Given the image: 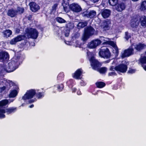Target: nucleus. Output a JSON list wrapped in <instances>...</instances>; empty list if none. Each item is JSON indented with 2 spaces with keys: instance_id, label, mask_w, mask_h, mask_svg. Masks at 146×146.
Masks as SVG:
<instances>
[{
  "instance_id": "obj_1",
  "label": "nucleus",
  "mask_w": 146,
  "mask_h": 146,
  "mask_svg": "<svg viewBox=\"0 0 146 146\" xmlns=\"http://www.w3.org/2000/svg\"><path fill=\"white\" fill-rule=\"evenodd\" d=\"M21 60L19 56H15L7 65L3 64L0 66V75L3 76L6 72H12L17 68Z\"/></svg>"
},
{
  "instance_id": "obj_2",
  "label": "nucleus",
  "mask_w": 146,
  "mask_h": 146,
  "mask_svg": "<svg viewBox=\"0 0 146 146\" xmlns=\"http://www.w3.org/2000/svg\"><path fill=\"white\" fill-rule=\"evenodd\" d=\"M36 90L34 89H31L27 91L25 94L23 96L22 99L25 102L30 104L33 103L36 101V98L32 99L36 95Z\"/></svg>"
},
{
  "instance_id": "obj_3",
  "label": "nucleus",
  "mask_w": 146,
  "mask_h": 146,
  "mask_svg": "<svg viewBox=\"0 0 146 146\" xmlns=\"http://www.w3.org/2000/svg\"><path fill=\"white\" fill-rule=\"evenodd\" d=\"M26 35L29 38L34 39H36L39 35V32L35 28H29L25 30Z\"/></svg>"
},
{
  "instance_id": "obj_4",
  "label": "nucleus",
  "mask_w": 146,
  "mask_h": 146,
  "mask_svg": "<svg viewBox=\"0 0 146 146\" xmlns=\"http://www.w3.org/2000/svg\"><path fill=\"white\" fill-rule=\"evenodd\" d=\"M70 30L67 29L61 28H58L55 32V34L58 37L62 38L64 36L68 37L69 34Z\"/></svg>"
},
{
  "instance_id": "obj_5",
  "label": "nucleus",
  "mask_w": 146,
  "mask_h": 146,
  "mask_svg": "<svg viewBox=\"0 0 146 146\" xmlns=\"http://www.w3.org/2000/svg\"><path fill=\"white\" fill-rule=\"evenodd\" d=\"M127 69V65L122 64L114 67L113 66H111L110 68V70L114 71L116 70L118 72H120L123 73L125 72Z\"/></svg>"
},
{
  "instance_id": "obj_6",
  "label": "nucleus",
  "mask_w": 146,
  "mask_h": 146,
  "mask_svg": "<svg viewBox=\"0 0 146 146\" xmlns=\"http://www.w3.org/2000/svg\"><path fill=\"white\" fill-rule=\"evenodd\" d=\"M95 30L91 27H88L85 29L84 34L82 37V39L84 41L86 40L89 37L93 35L94 33Z\"/></svg>"
},
{
  "instance_id": "obj_7",
  "label": "nucleus",
  "mask_w": 146,
  "mask_h": 146,
  "mask_svg": "<svg viewBox=\"0 0 146 146\" xmlns=\"http://www.w3.org/2000/svg\"><path fill=\"white\" fill-rule=\"evenodd\" d=\"M100 56L104 58H108L111 56V53L106 47H102L99 52Z\"/></svg>"
},
{
  "instance_id": "obj_8",
  "label": "nucleus",
  "mask_w": 146,
  "mask_h": 146,
  "mask_svg": "<svg viewBox=\"0 0 146 146\" xmlns=\"http://www.w3.org/2000/svg\"><path fill=\"white\" fill-rule=\"evenodd\" d=\"M17 110V108L14 107L9 108L7 109H0V118H5L4 113H6L7 114L14 113Z\"/></svg>"
},
{
  "instance_id": "obj_9",
  "label": "nucleus",
  "mask_w": 146,
  "mask_h": 146,
  "mask_svg": "<svg viewBox=\"0 0 146 146\" xmlns=\"http://www.w3.org/2000/svg\"><path fill=\"white\" fill-rule=\"evenodd\" d=\"M87 54L89 57V60L91 63V65L93 68L94 69H96L97 67L99 66V63L98 61L96 60L94 57L92 56L90 58V56L91 55L92 53L90 52H88Z\"/></svg>"
},
{
  "instance_id": "obj_10",
  "label": "nucleus",
  "mask_w": 146,
  "mask_h": 146,
  "mask_svg": "<svg viewBox=\"0 0 146 146\" xmlns=\"http://www.w3.org/2000/svg\"><path fill=\"white\" fill-rule=\"evenodd\" d=\"M9 55L7 52L4 51L0 52V62L6 63L9 60Z\"/></svg>"
},
{
  "instance_id": "obj_11",
  "label": "nucleus",
  "mask_w": 146,
  "mask_h": 146,
  "mask_svg": "<svg viewBox=\"0 0 146 146\" xmlns=\"http://www.w3.org/2000/svg\"><path fill=\"white\" fill-rule=\"evenodd\" d=\"M103 44H109L112 46L113 48V52L116 55H117L119 53L118 49L117 46L115 42L112 41H108L104 42Z\"/></svg>"
},
{
  "instance_id": "obj_12",
  "label": "nucleus",
  "mask_w": 146,
  "mask_h": 146,
  "mask_svg": "<svg viewBox=\"0 0 146 146\" xmlns=\"http://www.w3.org/2000/svg\"><path fill=\"white\" fill-rule=\"evenodd\" d=\"M133 49L132 47H129L121 52V57L122 58L129 56L133 54Z\"/></svg>"
},
{
  "instance_id": "obj_13",
  "label": "nucleus",
  "mask_w": 146,
  "mask_h": 146,
  "mask_svg": "<svg viewBox=\"0 0 146 146\" xmlns=\"http://www.w3.org/2000/svg\"><path fill=\"white\" fill-rule=\"evenodd\" d=\"M69 7V9H70L72 11L76 12H79L82 10L80 6L78 4L75 3L71 4Z\"/></svg>"
},
{
  "instance_id": "obj_14",
  "label": "nucleus",
  "mask_w": 146,
  "mask_h": 146,
  "mask_svg": "<svg viewBox=\"0 0 146 146\" xmlns=\"http://www.w3.org/2000/svg\"><path fill=\"white\" fill-rule=\"evenodd\" d=\"M101 41L100 40L96 39L92 41L89 43L88 46L91 48H96L97 46L99 45L101 43Z\"/></svg>"
},
{
  "instance_id": "obj_15",
  "label": "nucleus",
  "mask_w": 146,
  "mask_h": 146,
  "mask_svg": "<svg viewBox=\"0 0 146 146\" xmlns=\"http://www.w3.org/2000/svg\"><path fill=\"white\" fill-rule=\"evenodd\" d=\"M25 38V36L23 35H19L17 37L13 39L10 41V43L11 44H15L19 41L24 40Z\"/></svg>"
},
{
  "instance_id": "obj_16",
  "label": "nucleus",
  "mask_w": 146,
  "mask_h": 146,
  "mask_svg": "<svg viewBox=\"0 0 146 146\" xmlns=\"http://www.w3.org/2000/svg\"><path fill=\"white\" fill-rule=\"evenodd\" d=\"M82 70L79 69L76 71L74 73L72 74V77L77 79H80L82 78Z\"/></svg>"
},
{
  "instance_id": "obj_17",
  "label": "nucleus",
  "mask_w": 146,
  "mask_h": 146,
  "mask_svg": "<svg viewBox=\"0 0 146 146\" xmlns=\"http://www.w3.org/2000/svg\"><path fill=\"white\" fill-rule=\"evenodd\" d=\"M31 10L33 12H36L40 8L38 5L34 2H31L29 4Z\"/></svg>"
},
{
  "instance_id": "obj_18",
  "label": "nucleus",
  "mask_w": 146,
  "mask_h": 146,
  "mask_svg": "<svg viewBox=\"0 0 146 146\" xmlns=\"http://www.w3.org/2000/svg\"><path fill=\"white\" fill-rule=\"evenodd\" d=\"M110 26L111 21L110 20H108L103 22L101 27L104 30L106 31L110 29Z\"/></svg>"
},
{
  "instance_id": "obj_19",
  "label": "nucleus",
  "mask_w": 146,
  "mask_h": 146,
  "mask_svg": "<svg viewBox=\"0 0 146 146\" xmlns=\"http://www.w3.org/2000/svg\"><path fill=\"white\" fill-rule=\"evenodd\" d=\"M64 11L68 12L69 11V0H63L62 3Z\"/></svg>"
},
{
  "instance_id": "obj_20",
  "label": "nucleus",
  "mask_w": 146,
  "mask_h": 146,
  "mask_svg": "<svg viewBox=\"0 0 146 146\" xmlns=\"http://www.w3.org/2000/svg\"><path fill=\"white\" fill-rule=\"evenodd\" d=\"M102 16L104 18H107L109 17L111 14V11L109 9L102 10L101 11Z\"/></svg>"
},
{
  "instance_id": "obj_21",
  "label": "nucleus",
  "mask_w": 146,
  "mask_h": 146,
  "mask_svg": "<svg viewBox=\"0 0 146 146\" xmlns=\"http://www.w3.org/2000/svg\"><path fill=\"white\" fill-rule=\"evenodd\" d=\"M139 24V21L137 18L132 19L131 23V27L133 28H136Z\"/></svg>"
},
{
  "instance_id": "obj_22",
  "label": "nucleus",
  "mask_w": 146,
  "mask_h": 146,
  "mask_svg": "<svg viewBox=\"0 0 146 146\" xmlns=\"http://www.w3.org/2000/svg\"><path fill=\"white\" fill-rule=\"evenodd\" d=\"M7 15L11 17H15L17 15V11L15 9H9L7 12Z\"/></svg>"
},
{
  "instance_id": "obj_23",
  "label": "nucleus",
  "mask_w": 146,
  "mask_h": 146,
  "mask_svg": "<svg viewBox=\"0 0 146 146\" xmlns=\"http://www.w3.org/2000/svg\"><path fill=\"white\" fill-rule=\"evenodd\" d=\"M139 61L141 63L142 67L146 71V65H144V64H146V56H141Z\"/></svg>"
},
{
  "instance_id": "obj_24",
  "label": "nucleus",
  "mask_w": 146,
  "mask_h": 146,
  "mask_svg": "<svg viewBox=\"0 0 146 146\" xmlns=\"http://www.w3.org/2000/svg\"><path fill=\"white\" fill-rule=\"evenodd\" d=\"M146 47L145 45L143 44L139 43L135 46V48L137 50L139 51L145 48Z\"/></svg>"
},
{
  "instance_id": "obj_25",
  "label": "nucleus",
  "mask_w": 146,
  "mask_h": 146,
  "mask_svg": "<svg viewBox=\"0 0 146 146\" xmlns=\"http://www.w3.org/2000/svg\"><path fill=\"white\" fill-rule=\"evenodd\" d=\"M125 8V6L124 4L121 3L119 4L116 6V10L119 12H121Z\"/></svg>"
},
{
  "instance_id": "obj_26",
  "label": "nucleus",
  "mask_w": 146,
  "mask_h": 146,
  "mask_svg": "<svg viewBox=\"0 0 146 146\" xmlns=\"http://www.w3.org/2000/svg\"><path fill=\"white\" fill-rule=\"evenodd\" d=\"M96 14V11L94 10L90 11L86 16L88 18H92L95 16Z\"/></svg>"
},
{
  "instance_id": "obj_27",
  "label": "nucleus",
  "mask_w": 146,
  "mask_h": 146,
  "mask_svg": "<svg viewBox=\"0 0 146 146\" xmlns=\"http://www.w3.org/2000/svg\"><path fill=\"white\" fill-rule=\"evenodd\" d=\"M36 97L39 99H41L44 96V92H40L38 90H36Z\"/></svg>"
},
{
  "instance_id": "obj_28",
  "label": "nucleus",
  "mask_w": 146,
  "mask_h": 146,
  "mask_svg": "<svg viewBox=\"0 0 146 146\" xmlns=\"http://www.w3.org/2000/svg\"><path fill=\"white\" fill-rule=\"evenodd\" d=\"M140 20L141 25L143 27H146V17L145 16H142Z\"/></svg>"
},
{
  "instance_id": "obj_29",
  "label": "nucleus",
  "mask_w": 146,
  "mask_h": 146,
  "mask_svg": "<svg viewBox=\"0 0 146 146\" xmlns=\"http://www.w3.org/2000/svg\"><path fill=\"white\" fill-rule=\"evenodd\" d=\"M3 33L4 37H7L11 35L12 32L10 30H6L3 31Z\"/></svg>"
},
{
  "instance_id": "obj_30",
  "label": "nucleus",
  "mask_w": 146,
  "mask_h": 146,
  "mask_svg": "<svg viewBox=\"0 0 146 146\" xmlns=\"http://www.w3.org/2000/svg\"><path fill=\"white\" fill-rule=\"evenodd\" d=\"M64 77V75L63 72L60 73L57 77V80L58 82H61L63 80Z\"/></svg>"
},
{
  "instance_id": "obj_31",
  "label": "nucleus",
  "mask_w": 146,
  "mask_h": 146,
  "mask_svg": "<svg viewBox=\"0 0 146 146\" xmlns=\"http://www.w3.org/2000/svg\"><path fill=\"white\" fill-rule=\"evenodd\" d=\"M18 94L17 90H14L11 91L9 94V98H14Z\"/></svg>"
},
{
  "instance_id": "obj_32",
  "label": "nucleus",
  "mask_w": 146,
  "mask_h": 146,
  "mask_svg": "<svg viewBox=\"0 0 146 146\" xmlns=\"http://www.w3.org/2000/svg\"><path fill=\"white\" fill-rule=\"evenodd\" d=\"M7 104H8V100L5 99L0 101V107L5 106Z\"/></svg>"
},
{
  "instance_id": "obj_33",
  "label": "nucleus",
  "mask_w": 146,
  "mask_h": 146,
  "mask_svg": "<svg viewBox=\"0 0 146 146\" xmlns=\"http://www.w3.org/2000/svg\"><path fill=\"white\" fill-rule=\"evenodd\" d=\"M140 9L142 11L146 10V1H143L141 4Z\"/></svg>"
},
{
  "instance_id": "obj_34",
  "label": "nucleus",
  "mask_w": 146,
  "mask_h": 146,
  "mask_svg": "<svg viewBox=\"0 0 146 146\" xmlns=\"http://www.w3.org/2000/svg\"><path fill=\"white\" fill-rule=\"evenodd\" d=\"M87 23L85 22H80L78 25V28H83L87 25Z\"/></svg>"
},
{
  "instance_id": "obj_35",
  "label": "nucleus",
  "mask_w": 146,
  "mask_h": 146,
  "mask_svg": "<svg viewBox=\"0 0 146 146\" xmlns=\"http://www.w3.org/2000/svg\"><path fill=\"white\" fill-rule=\"evenodd\" d=\"M66 84L70 88H72L74 84L73 80L72 79H70L67 82Z\"/></svg>"
},
{
  "instance_id": "obj_36",
  "label": "nucleus",
  "mask_w": 146,
  "mask_h": 146,
  "mask_svg": "<svg viewBox=\"0 0 146 146\" xmlns=\"http://www.w3.org/2000/svg\"><path fill=\"white\" fill-rule=\"evenodd\" d=\"M96 85L97 87L101 88L104 87L105 85V84L103 82H98L96 83Z\"/></svg>"
},
{
  "instance_id": "obj_37",
  "label": "nucleus",
  "mask_w": 146,
  "mask_h": 146,
  "mask_svg": "<svg viewBox=\"0 0 146 146\" xmlns=\"http://www.w3.org/2000/svg\"><path fill=\"white\" fill-rule=\"evenodd\" d=\"M109 4L112 6L116 5L118 2V0H109Z\"/></svg>"
},
{
  "instance_id": "obj_38",
  "label": "nucleus",
  "mask_w": 146,
  "mask_h": 146,
  "mask_svg": "<svg viewBox=\"0 0 146 146\" xmlns=\"http://www.w3.org/2000/svg\"><path fill=\"white\" fill-rule=\"evenodd\" d=\"M56 21L60 23H64L66 22V21L60 17H58L56 18Z\"/></svg>"
},
{
  "instance_id": "obj_39",
  "label": "nucleus",
  "mask_w": 146,
  "mask_h": 146,
  "mask_svg": "<svg viewBox=\"0 0 146 146\" xmlns=\"http://www.w3.org/2000/svg\"><path fill=\"white\" fill-rule=\"evenodd\" d=\"M17 11V14L18 13L21 14L23 13L24 11V9L23 8H21L20 7H18L17 9L16 10Z\"/></svg>"
},
{
  "instance_id": "obj_40",
  "label": "nucleus",
  "mask_w": 146,
  "mask_h": 146,
  "mask_svg": "<svg viewBox=\"0 0 146 146\" xmlns=\"http://www.w3.org/2000/svg\"><path fill=\"white\" fill-rule=\"evenodd\" d=\"M107 71V68H106L104 67H102L100 69L99 71L102 74L105 73Z\"/></svg>"
},
{
  "instance_id": "obj_41",
  "label": "nucleus",
  "mask_w": 146,
  "mask_h": 146,
  "mask_svg": "<svg viewBox=\"0 0 146 146\" xmlns=\"http://www.w3.org/2000/svg\"><path fill=\"white\" fill-rule=\"evenodd\" d=\"M4 82L7 85H9L10 86H11V85H13V83L12 82L9 80H4Z\"/></svg>"
},
{
  "instance_id": "obj_42",
  "label": "nucleus",
  "mask_w": 146,
  "mask_h": 146,
  "mask_svg": "<svg viewBox=\"0 0 146 146\" xmlns=\"http://www.w3.org/2000/svg\"><path fill=\"white\" fill-rule=\"evenodd\" d=\"M66 27L67 28L65 29H71L73 28L74 25L71 23H69L67 25Z\"/></svg>"
},
{
  "instance_id": "obj_43",
  "label": "nucleus",
  "mask_w": 146,
  "mask_h": 146,
  "mask_svg": "<svg viewBox=\"0 0 146 146\" xmlns=\"http://www.w3.org/2000/svg\"><path fill=\"white\" fill-rule=\"evenodd\" d=\"M64 87V86L62 84H61L57 86V89L59 91H61L63 89Z\"/></svg>"
},
{
  "instance_id": "obj_44",
  "label": "nucleus",
  "mask_w": 146,
  "mask_h": 146,
  "mask_svg": "<svg viewBox=\"0 0 146 146\" xmlns=\"http://www.w3.org/2000/svg\"><path fill=\"white\" fill-rule=\"evenodd\" d=\"M58 4L57 3L54 4L52 6V12H55L57 6Z\"/></svg>"
},
{
  "instance_id": "obj_45",
  "label": "nucleus",
  "mask_w": 146,
  "mask_h": 146,
  "mask_svg": "<svg viewBox=\"0 0 146 146\" xmlns=\"http://www.w3.org/2000/svg\"><path fill=\"white\" fill-rule=\"evenodd\" d=\"M106 92H103V91H102L101 90H98L95 93H92V94L94 95H97V94H104V93H106Z\"/></svg>"
},
{
  "instance_id": "obj_46",
  "label": "nucleus",
  "mask_w": 146,
  "mask_h": 146,
  "mask_svg": "<svg viewBox=\"0 0 146 146\" xmlns=\"http://www.w3.org/2000/svg\"><path fill=\"white\" fill-rule=\"evenodd\" d=\"M131 37V35L130 34L127 32H126L125 33V38L127 40L129 38Z\"/></svg>"
},
{
  "instance_id": "obj_47",
  "label": "nucleus",
  "mask_w": 146,
  "mask_h": 146,
  "mask_svg": "<svg viewBox=\"0 0 146 146\" xmlns=\"http://www.w3.org/2000/svg\"><path fill=\"white\" fill-rule=\"evenodd\" d=\"M120 61L119 60V59H115L113 60V62L112 64H117L119 63Z\"/></svg>"
},
{
  "instance_id": "obj_48",
  "label": "nucleus",
  "mask_w": 146,
  "mask_h": 146,
  "mask_svg": "<svg viewBox=\"0 0 146 146\" xmlns=\"http://www.w3.org/2000/svg\"><path fill=\"white\" fill-rule=\"evenodd\" d=\"M135 71L136 70L135 69H130L129 70L128 72L129 73L133 74L134 73Z\"/></svg>"
},
{
  "instance_id": "obj_49",
  "label": "nucleus",
  "mask_w": 146,
  "mask_h": 146,
  "mask_svg": "<svg viewBox=\"0 0 146 146\" xmlns=\"http://www.w3.org/2000/svg\"><path fill=\"white\" fill-rule=\"evenodd\" d=\"M117 74L115 72H110L108 74V76H114L116 75Z\"/></svg>"
},
{
  "instance_id": "obj_50",
  "label": "nucleus",
  "mask_w": 146,
  "mask_h": 146,
  "mask_svg": "<svg viewBox=\"0 0 146 146\" xmlns=\"http://www.w3.org/2000/svg\"><path fill=\"white\" fill-rule=\"evenodd\" d=\"M8 104H9L11 102H13L14 100V99H9L8 100Z\"/></svg>"
},
{
  "instance_id": "obj_51",
  "label": "nucleus",
  "mask_w": 146,
  "mask_h": 146,
  "mask_svg": "<svg viewBox=\"0 0 146 146\" xmlns=\"http://www.w3.org/2000/svg\"><path fill=\"white\" fill-rule=\"evenodd\" d=\"M80 84L82 86H84L85 84V83L83 81H81L80 83Z\"/></svg>"
},
{
  "instance_id": "obj_52",
  "label": "nucleus",
  "mask_w": 146,
  "mask_h": 146,
  "mask_svg": "<svg viewBox=\"0 0 146 146\" xmlns=\"http://www.w3.org/2000/svg\"><path fill=\"white\" fill-rule=\"evenodd\" d=\"M6 88L5 86H4L1 88H0V89H1V92L4 90H5Z\"/></svg>"
},
{
  "instance_id": "obj_53",
  "label": "nucleus",
  "mask_w": 146,
  "mask_h": 146,
  "mask_svg": "<svg viewBox=\"0 0 146 146\" xmlns=\"http://www.w3.org/2000/svg\"><path fill=\"white\" fill-rule=\"evenodd\" d=\"M72 88V92L73 93L75 92L76 90V89L75 88H73V87Z\"/></svg>"
},
{
  "instance_id": "obj_54",
  "label": "nucleus",
  "mask_w": 146,
  "mask_h": 146,
  "mask_svg": "<svg viewBox=\"0 0 146 146\" xmlns=\"http://www.w3.org/2000/svg\"><path fill=\"white\" fill-rule=\"evenodd\" d=\"M90 1H91V2L94 3H95L97 2H98L99 0H90Z\"/></svg>"
},
{
  "instance_id": "obj_55",
  "label": "nucleus",
  "mask_w": 146,
  "mask_h": 146,
  "mask_svg": "<svg viewBox=\"0 0 146 146\" xmlns=\"http://www.w3.org/2000/svg\"><path fill=\"white\" fill-rule=\"evenodd\" d=\"M77 93L78 95H80L81 94V91L79 90H78L77 91Z\"/></svg>"
},
{
  "instance_id": "obj_56",
  "label": "nucleus",
  "mask_w": 146,
  "mask_h": 146,
  "mask_svg": "<svg viewBox=\"0 0 146 146\" xmlns=\"http://www.w3.org/2000/svg\"><path fill=\"white\" fill-rule=\"evenodd\" d=\"M20 31V30L19 29L17 28L15 30V32L16 33H19Z\"/></svg>"
},
{
  "instance_id": "obj_57",
  "label": "nucleus",
  "mask_w": 146,
  "mask_h": 146,
  "mask_svg": "<svg viewBox=\"0 0 146 146\" xmlns=\"http://www.w3.org/2000/svg\"><path fill=\"white\" fill-rule=\"evenodd\" d=\"M65 43L67 45H70L71 43V42L69 41H65Z\"/></svg>"
},
{
  "instance_id": "obj_58",
  "label": "nucleus",
  "mask_w": 146,
  "mask_h": 146,
  "mask_svg": "<svg viewBox=\"0 0 146 146\" xmlns=\"http://www.w3.org/2000/svg\"><path fill=\"white\" fill-rule=\"evenodd\" d=\"M33 107H34V105L33 104H32V105H31V106H29V107L31 108H33Z\"/></svg>"
},
{
  "instance_id": "obj_59",
  "label": "nucleus",
  "mask_w": 146,
  "mask_h": 146,
  "mask_svg": "<svg viewBox=\"0 0 146 146\" xmlns=\"http://www.w3.org/2000/svg\"><path fill=\"white\" fill-rule=\"evenodd\" d=\"M23 104L21 106H23Z\"/></svg>"
},
{
  "instance_id": "obj_60",
  "label": "nucleus",
  "mask_w": 146,
  "mask_h": 146,
  "mask_svg": "<svg viewBox=\"0 0 146 146\" xmlns=\"http://www.w3.org/2000/svg\"><path fill=\"white\" fill-rule=\"evenodd\" d=\"M145 54H146V52H145Z\"/></svg>"
}]
</instances>
